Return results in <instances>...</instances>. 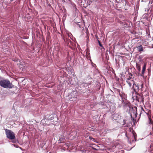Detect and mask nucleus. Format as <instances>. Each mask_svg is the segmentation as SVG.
Instances as JSON below:
<instances>
[{"mask_svg":"<svg viewBox=\"0 0 153 153\" xmlns=\"http://www.w3.org/2000/svg\"><path fill=\"white\" fill-rule=\"evenodd\" d=\"M146 63H144V65L143 67L142 70L141 71V73L140 74V72L141 70V68L140 66V64H138L137 63H136V66L137 69L138 71V75H140V76H143L144 75V74L146 70Z\"/></svg>","mask_w":153,"mask_h":153,"instance_id":"obj_3","label":"nucleus"},{"mask_svg":"<svg viewBox=\"0 0 153 153\" xmlns=\"http://www.w3.org/2000/svg\"><path fill=\"white\" fill-rule=\"evenodd\" d=\"M141 109L142 110H143L144 112H145V111L144 110L143 108L142 107L141 108Z\"/></svg>","mask_w":153,"mask_h":153,"instance_id":"obj_19","label":"nucleus"},{"mask_svg":"<svg viewBox=\"0 0 153 153\" xmlns=\"http://www.w3.org/2000/svg\"><path fill=\"white\" fill-rule=\"evenodd\" d=\"M138 50L139 52H141L143 51V48L142 46V45H140V46L137 47Z\"/></svg>","mask_w":153,"mask_h":153,"instance_id":"obj_9","label":"nucleus"},{"mask_svg":"<svg viewBox=\"0 0 153 153\" xmlns=\"http://www.w3.org/2000/svg\"><path fill=\"white\" fill-rule=\"evenodd\" d=\"M119 95L122 98V99L124 98L125 97V94L122 92H119Z\"/></svg>","mask_w":153,"mask_h":153,"instance_id":"obj_10","label":"nucleus"},{"mask_svg":"<svg viewBox=\"0 0 153 153\" xmlns=\"http://www.w3.org/2000/svg\"><path fill=\"white\" fill-rule=\"evenodd\" d=\"M0 85L5 88H12L13 85L10 81L8 79H2L0 80Z\"/></svg>","mask_w":153,"mask_h":153,"instance_id":"obj_1","label":"nucleus"},{"mask_svg":"<svg viewBox=\"0 0 153 153\" xmlns=\"http://www.w3.org/2000/svg\"><path fill=\"white\" fill-rule=\"evenodd\" d=\"M81 1V3H83V7H86L87 5H89L90 4V2H91V1H89V3H88V1Z\"/></svg>","mask_w":153,"mask_h":153,"instance_id":"obj_6","label":"nucleus"},{"mask_svg":"<svg viewBox=\"0 0 153 153\" xmlns=\"http://www.w3.org/2000/svg\"><path fill=\"white\" fill-rule=\"evenodd\" d=\"M107 149L108 150H111V148L110 147H108L107 148Z\"/></svg>","mask_w":153,"mask_h":153,"instance_id":"obj_17","label":"nucleus"},{"mask_svg":"<svg viewBox=\"0 0 153 153\" xmlns=\"http://www.w3.org/2000/svg\"><path fill=\"white\" fill-rule=\"evenodd\" d=\"M98 43H99L100 46V47L103 48V46H102V44L100 42L99 40H98Z\"/></svg>","mask_w":153,"mask_h":153,"instance_id":"obj_14","label":"nucleus"},{"mask_svg":"<svg viewBox=\"0 0 153 153\" xmlns=\"http://www.w3.org/2000/svg\"><path fill=\"white\" fill-rule=\"evenodd\" d=\"M133 136L135 141L137 140V135L136 134H133Z\"/></svg>","mask_w":153,"mask_h":153,"instance_id":"obj_13","label":"nucleus"},{"mask_svg":"<svg viewBox=\"0 0 153 153\" xmlns=\"http://www.w3.org/2000/svg\"><path fill=\"white\" fill-rule=\"evenodd\" d=\"M7 137L10 140H13L15 138V133L10 130L6 129H5Z\"/></svg>","mask_w":153,"mask_h":153,"instance_id":"obj_2","label":"nucleus"},{"mask_svg":"<svg viewBox=\"0 0 153 153\" xmlns=\"http://www.w3.org/2000/svg\"><path fill=\"white\" fill-rule=\"evenodd\" d=\"M149 123L153 125V121L152 119L150 116L149 117Z\"/></svg>","mask_w":153,"mask_h":153,"instance_id":"obj_11","label":"nucleus"},{"mask_svg":"<svg viewBox=\"0 0 153 153\" xmlns=\"http://www.w3.org/2000/svg\"><path fill=\"white\" fill-rule=\"evenodd\" d=\"M72 100H73V99H74V100H76V99H77V98L76 97H72L71 99H72Z\"/></svg>","mask_w":153,"mask_h":153,"instance_id":"obj_15","label":"nucleus"},{"mask_svg":"<svg viewBox=\"0 0 153 153\" xmlns=\"http://www.w3.org/2000/svg\"><path fill=\"white\" fill-rule=\"evenodd\" d=\"M152 1H152V2H151L150 1L149 2V3H151L152 4Z\"/></svg>","mask_w":153,"mask_h":153,"instance_id":"obj_21","label":"nucleus"},{"mask_svg":"<svg viewBox=\"0 0 153 153\" xmlns=\"http://www.w3.org/2000/svg\"><path fill=\"white\" fill-rule=\"evenodd\" d=\"M89 138L90 140H92L94 142H97L96 140L94 138H93L92 137L89 136Z\"/></svg>","mask_w":153,"mask_h":153,"instance_id":"obj_12","label":"nucleus"},{"mask_svg":"<svg viewBox=\"0 0 153 153\" xmlns=\"http://www.w3.org/2000/svg\"><path fill=\"white\" fill-rule=\"evenodd\" d=\"M92 149H94V150H97V149H95V148H93V147H92Z\"/></svg>","mask_w":153,"mask_h":153,"instance_id":"obj_20","label":"nucleus"},{"mask_svg":"<svg viewBox=\"0 0 153 153\" xmlns=\"http://www.w3.org/2000/svg\"><path fill=\"white\" fill-rule=\"evenodd\" d=\"M136 100L139 102H143V98L142 95L138 94L136 96Z\"/></svg>","mask_w":153,"mask_h":153,"instance_id":"obj_5","label":"nucleus"},{"mask_svg":"<svg viewBox=\"0 0 153 153\" xmlns=\"http://www.w3.org/2000/svg\"><path fill=\"white\" fill-rule=\"evenodd\" d=\"M143 84L142 82L140 83H134L133 85V88L135 92L136 93H137L139 92V91L141 90V91H142V88L143 87Z\"/></svg>","mask_w":153,"mask_h":153,"instance_id":"obj_4","label":"nucleus"},{"mask_svg":"<svg viewBox=\"0 0 153 153\" xmlns=\"http://www.w3.org/2000/svg\"><path fill=\"white\" fill-rule=\"evenodd\" d=\"M59 141L60 143H64L65 142V140L62 135L60 136Z\"/></svg>","mask_w":153,"mask_h":153,"instance_id":"obj_7","label":"nucleus"},{"mask_svg":"<svg viewBox=\"0 0 153 153\" xmlns=\"http://www.w3.org/2000/svg\"><path fill=\"white\" fill-rule=\"evenodd\" d=\"M132 80L131 79V77L129 76L128 78H127L126 80Z\"/></svg>","mask_w":153,"mask_h":153,"instance_id":"obj_16","label":"nucleus"},{"mask_svg":"<svg viewBox=\"0 0 153 153\" xmlns=\"http://www.w3.org/2000/svg\"><path fill=\"white\" fill-rule=\"evenodd\" d=\"M126 81L130 87L131 86L132 84L133 85L134 83H135L133 80H126Z\"/></svg>","mask_w":153,"mask_h":153,"instance_id":"obj_8","label":"nucleus"},{"mask_svg":"<svg viewBox=\"0 0 153 153\" xmlns=\"http://www.w3.org/2000/svg\"><path fill=\"white\" fill-rule=\"evenodd\" d=\"M147 70L148 71V73H150V71H151V69H150V68H149L147 69Z\"/></svg>","mask_w":153,"mask_h":153,"instance_id":"obj_18","label":"nucleus"}]
</instances>
